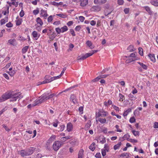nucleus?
<instances>
[{
  "instance_id": "62",
  "label": "nucleus",
  "mask_w": 158,
  "mask_h": 158,
  "mask_svg": "<svg viewBox=\"0 0 158 158\" xmlns=\"http://www.w3.org/2000/svg\"><path fill=\"white\" fill-rule=\"evenodd\" d=\"M60 24V21H58L54 22L53 24L55 25H58Z\"/></svg>"
},
{
  "instance_id": "26",
  "label": "nucleus",
  "mask_w": 158,
  "mask_h": 158,
  "mask_svg": "<svg viewBox=\"0 0 158 158\" xmlns=\"http://www.w3.org/2000/svg\"><path fill=\"white\" fill-rule=\"evenodd\" d=\"M52 80L51 78H50L49 79H46L42 82H41L40 83L41 84H45L47 83H48L51 82L52 81Z\"/></svg>"
},
{
  "instance_id": "43",
  "label": "nucleus",
  "mask_w": 158,
  "mask_h": 158,
  "mask_svg": "<svg viewBox=\"0 0 158 158\" xmlns=\"http://www.w3.org/2000/svg\"><path fill=\"white\" fill-rule=\"evenodd\" d=\"M121 156L123 157H125L126 158L128 157L129 156V153H124L121 154Z\"/></svg>"
},
{
  "instance_id": "51",
  "label": "nucleus",
  "mask_w": 158,
  "mask_h": 158,
  "mask_svg": "<svg viewBox=\"0 0 158 158\" xmlns=\"http://www.w3.org/2000/svg\"><path fill=\"white\" fill-rule=\"evenodd\" d=\"M53 19L52 16V15H50L48 18V21L49 22H51Z\"/></svg>"
},
{
  "instance_id": "18",
  "label": "nucleus",
  "mask_w": 158,
  "mask_h": 158,
  "mask_svg": "<svg viewBox=\"0 0 158 158\" xmlns=\"http://www.w3.org/2000/svg\"><path fill=\"white\" fill-rule=\"evenodd\" d=\"M91 121L90 120L88 121L87 123L85 124V130H88L90 127L91 126Z\"/></svg>"
},
{
  "instance_id": "19",
  "label": "nucleus",
  "mask_w": 158,
  "mask_h": 158,
  "mask_svg": "<svg viewBox=\"0 0 158 158\" xmlns=\"http://www.w3.org/2000/svg\"><path fill=\"white\" fill-rule=\"evenodd\" d=\"M8 22V17H6L4 19H2L1 20L0 24L1 25L4 24L6 22Z\"/></svg>"
},
{
  "instance_id": "54",
  "label": "nucleus",
  "mask_w": 158,
  "mask_h": 158,
  "mask_svg": "<svg viewBox=\"0 0 158 158\" xmlns=\"http://www.w3.org/2000/svg\"><path fill=\"white\" fill-rule=\"evenodd\" d=\"M112 106L113 107V108L116 111H119V108L118 107L114 105H112Z\"/></svg>"
},
{
  "instance_id": "24",
  "label": "nucleus",
  "mask_w": 158,
  "mask_h": 158,
  "mask_svg": "<svg viewBox=\"0 0 158 158\" xmlns=\"http://www.w3.org/2000/svg\"><path fill=\"white\" fill-rule=\"evenodd\" d=\"M29 46H25L22 49V52L23 54L25 53L27 51Z\"/></svg>"
},
{
  "instance_id": "53",
  "label": "nucleus",
  "mask_w": 158,
  "mask_h": 158,
  "mask_svg": "<svg viewBox=\"0 0 158 158\" xmlns=\"http://www.w3.org/2000/svg\"><path fill=\"white\" fill-rule=\"evenodd\" d=\"M124 2L123 0H118V3L119 5H122Z\"/></svg>"
},
{
  "instance_id": "8",
  "label": "nucleus",
  "mask_w": 158,
  "mask_h": 158,
  "mask_svg": "<svg viewBox=\"0 0 158 158\" xmlns=\"http://www.w3.org/2000/svg\"><path fill=\"white\" fill-rule=\"evenodd\" d=\"M70 101L74 104L77 103V100L76 96L74 94H71L70 97Z\"/></svg>"
},
{
  "instance_id": "34",
  "label": "nucleus",
  "mask_w": 158,
  "mask_h": 158,
  "mask_svg": "<svg viewBox=\"0 0 158 158\" xmlns=\"http://www.w3.org/2000/svg\"><path fill=\"white\" fill-rule=\"evenodd\" d=\"M86 58L85 55L82 56L81 57L79 58V56L77 57V60L78 62V61L80 60H84Z\"/></svg>"
},
{
  "instance_id": "30",
  "label": "nucleus",
  "mask_w": 158,
  "mask_h": 158,
  "mask_svg": "<svg viewBox=\"0 0 158 158\" xmlns=\"http://www.w3.org/2000/svg\"><path fill=\"white\" fill-rule=\"evenodd\" d=\"M56 15L61 17L63 18H65L67 17V15L63 14H56Z\"/></svg>"
},
{
  "instance_id": "63",
  "label": "nucleus",
  "mask_w": 158,
  "mask_h": 158,
  "mask_svg": "<svg viewBox=\"0 0 158 158\" xmlns=\"http://www.w3.org/2000/svg\"><path fill=\"white\" fill-rule=\"evenodd\" d=\"M81 29V27L80 26H77L75 28V30L76 31H79Z\"/></svg>"
},
{
  "instance_id": "64",
  "label": "nucleus",
  "mask_w": 158,
  "mask_h": 158,
  "mask_svg": "<svg viewBox=\"0 0 158 158\" xmlns=\"http://www.w3.org/2000/svg\"><path fill=\"white\" fill-rule=\"evenodd\" d=\"M153 127L155 128H158V123L155 122Z\"/></svg>"
},
{
  "instance_id": "37",
  "label": "nucleus",
  "mask_w": 158,
  "mask_h": 158,
  "mask_svg": "<svg viewBox=\"0 0 158 158\" xmlns=\"http://www.w3.org/2000/svg\"><path fill=\"white\" fill-rule=\"evenodd\" d=\"M7 73H8L12 77L15 73V70H13L11 71H8L7 72Z\"/></svg>"
},
{
  "instance_id": "60",
  "label": "nucleus",
  "mask_w": 158,
  "mask_h": 158,
  "mask_svg": "<svg viewBox=\"0 0 158 158\" xmlns=\"http://www.w3.org/2000/svg\"><path fill=\"white\" fill-rule=\"evenodd\" d=\"M95 157L97 158H101V154L100 153H97L95 155Z\"/></svg>"
},
{
  "instance_id": "39",
  "label": "nucleus",
  "mask_w": 158,
  "mask_h": 158,
  "mask_svg": "<svg viewBox=\"0 0 158 158\" xmlns=\"http://www.w3.org/2000/svg\"><path fill=\"white\" fill-rule=\"evenodd\" d=\"M139 54L141 56L143 55V50L141 48H138Z\"/></svg>"
},
{
  "instance_id": "3",
  "label": "nucleus",
  "mask_w": 158,
  "mask_h": 158,
  "mask_svg": "<svg viewBox=\"0 0 158 158\" xmlns=\"http://www.w3.org/2000/svg\"><path fill=\"white\" fill-rule=\"evenodd\" d=\"M107 113L104 111L103 110H99L98 113L96 112V118L99 117H105L107 116Z\"/></svg>"
},
{
  "instance_id": "32",
  "label": "nucleus",
  "mask_w": 158,
  "mask_h": 158,
  "mask_svg": "<svg viewBox=\"0 0 158 158\" xmlns=\"http://www.w3.org/2000/svg\"><path fill=\"white\" fill-rule=\"evenodd\" d=\"M109 146L107 144H106L104 145V148L103 149H105V151H106L107 152H108L109 150Z\"/></svg>"
},
{
  "instance_id": "28",
  "label": "nucleus",
  "mask_w": 158,
  "mask_h": 158,
  "mask_svg": "<svg viewBox=\"0 0 158 158\" xmlns=\"http://www.w3.org/2000/svg\"><path fill=\"white\" fill-rule=\"evenodd\" d=\"M98 121L102 123H107V122H106V120L105 118H100L98 119Z\"/></svg>"
},
{
  "instance_id": "46",
  "label": "nucleus",
  "mask_w": 158,
  "mask_h": 158,
  "mask_svg": "<svg viewBox=\"0 0 158 158\" xmlns=\"http://www.w3.org/2000/svg\"><path fill=\"white\" fill-rule=\"evenodd\" d=\"M2 126L5 129V130L7 131H10V130L6 126V125H4V124H3L2 125Z\"/></svg>"
},
{
  "instance_id": "33",
  "label": "nucleus",
  "mask_w": 158,
  "mask_h": 158,
  "mask_svg": "<svg viewBox=\"0 0 158 158\" xmlns=\"http://www.w3.org/2000/svg\"><path fill=\"white\" fill-rule=\"evenodd\" d=\"M83 151L81 150L79 151L78 154V158H82Z\"/></svg>"
},
{
  "instance_id": "61",
  "label": "nucleus",
  "mask_w": 158,
  "mask_h": 158,
  "mask_svg": "<svg viewBox=\"0 0 158 158\" xmlns=\"http://www.w3.org/2000/svg\"><path fill=\"white\" fill-rule=\"evenodd\" d=\"M56 31L58 34L60 33V32H61V29L59 28H56Z\"/></svg>"
},
{
  "instance_id": "56",
  "label": "nucleus",
  "mask_w": 158,
  "mask_h": 158,
  "mask_svg": "<svg viewBox=\"0 0 158 158\" xmlns=\"http://www.w3.org/2000/svg\"><path fill=\"white\" fill-rule=\"evenodd\" d=\"M24 12L23 11V10H21L20 11V13H19V15L20 16L22 17L24 16Z\"/></svg>"
},
{
  "instance_id": "4",
  "label": "nucleus",
  "mask_w": 158,
  "mask_h": 158,
  "mask_svg": "<svg viewBox=\"0 0 158 158\" xmlns=\"http://www.w3.org/2000/svg\"><path fill=\"white\" fill-rule=\"evenodd\" d=\"M61 142L59 141L55 142L53 145V149L55 151L58 150L61 146Z\"/></svg>"
},
{
  "instance_id": "12",
  "label": "nucleus",
  "mask_w": 158,
  "mask_h": 158,
  "mask_svg": "<svg viewBox=\"0 0 158 158\" xmlns=\"http://www.w3.org/2000/svg\"><path fill=\"white\" fill-rule=\"evenodd\" d=\"M73 125L70 123H69L67 124V130L68 132H70L72 131L73 129Z\"/></svg>"
},
{
  "instance_id": "17",
  "label": "nucleus",
  "mask_w": 158,
  "mask_h": 158,
  "mask_svg": "<svg viewBox=\"0 0 158 158\" xmlns=\"http://www.w3.org/2000/svg\"><path fill=\"white\" fill-rule=\"evenodd\" d=\"M87 46H89L90 49H93L94 48V46L92 45V43L91 41L89 40H88L86 41V43Z\"/></svg>"
},
{
  "instance_id": "5",
  "label": "nucleus",
  "mask_w": 158,
  "mask_h": 158,
  "mask_svg": "<svg viewBox=\"0 0 158 158\" xmlns=\"http://www.w3.org/2000/svg\"><path fill=\"white\" fill-rule=\"evenodd\" d=\"M44 101V99L42 96L41 98L36 100L34 102V103L32 104V106H34L39 104L42 103Z\"/></svg>"
},
{
  "instance_id": "59",
  "label": "nucleus",
  "mask_w": 158,
  "mask_h": 158,
  "mask_svg": "<svg viewBox=\"0 0 158 158\" xmlns=\"http://www.w3.org/2000/svg\"><path fill=\"white\" fill-rule=\"evenodd\" d=\"M70 32L73 36H75L76 35H75V33L73 29H70Z\"/></svg>"
},
{
  "instance_id": "13",
  "label": "nucleus",
  "mask_w": 158,
  "mask_h": 158,
  "mask_svg": "<svg viewBox=\"0 0 158 158\" xmlns=\"http://www.w3.org/2000/svg\"><path fill=\"white\" fill-rule=\"evenodd\" d=\"M8 43L10 44L15 46L16 44V40L15 39H10L8 40Z\"/></svg>"
},
{
  "instance_id": "45",
  "label": "nucleus",
  "mask_w": 158,
  "mask_h": 158,
  "mask_svg": "<svg viewBox=\"0 0 158 158\" xmlns=\"http://www.w3.org/2000/svg\"><path fill=\"white\" fill-rule=\"evenodd\" d=\"M129 121L131 123H133L135 121V119L134 117H131L129 120Z\"/></svg>"
},
{
  "instance_id": "14",
  "label": "nucleus",
  "mask_w": 158,
  "mask_h": 158,
  "mask_svg": "<svg viewBox=\"0 0 158 158\" xmlns=\"http://www.w3.org/2000/svg\"><path fill=\"white\" fill-rule=\"evenodd\" d=\"M80 4L81 6H85L88 3V0H80Z\"/></svg>"
},
{
  "instance_id": "23",
  "label": "nucleus",
  "mask_w": 158,
  "mask_h": 158,
  "mask_svg": "<svg viewBox=\"0 0 158 158\" xmlns=\"http://www.w3.org/2000/svg\"><path fill=\"white\" fill-rule=\"evenodd\" d=\"M131 108H129L128 110L125 111L123 114V115L124 116H127L128 113L130 112H131Z\"/></svg>"
},
{
  "instance_id": "27",
  "label": "nucleus",
  "mask_w": 158,
  "mask_h": 158,
  "mask_svg": "<svg viewBox=\"0 0 158 158\" xmlns=\"http://www.w3.org/2000/svg\"><path fill=\"white\" fill-rule=\"evenodd\" d=\"M41 15L43 17H46L48 15L46 10H41Z\"/></svg>"
},
{
  "instance_id": "29",
  "label": "nucleus",
  "mask_w": 158,
  "mask_h": 158,
  "mask_svg": "<svg viewBox=\"0 0 158 158\" xmlns=\"http://www.w3.org/2000/svg\"><path fill=\"white\" fill-rule=\"evenodd\" d=\"M138 63L140 64V65L143 68V69L145 70L147 69V66L146 65L144 64L143 63H141L140 62H138Z\"/></svg>"
},
{
  "instance_id": "21",
  "label": "nucleus",
  "mask_w": 158,
  "mask_h": 158,
  "mask_svg": "<svg viewBox=\"0 0 158 158\" xmlns=\"http://www.w3.org/2000/svg\"><path fill=\"white\" fill-rule=\"evenodd\" d=\"M95 143H93L89 146V148L92 151H93L95 149Z\"/></svg>"
},
{
  "instance_id": "6",
  "label": "nucleus",
  "mask_w": 158,
  "mask_h": 158,
  "mask_svg": "<svg viewBox=\"0 0 158 158\" xmlns=\"http://www.w3.org/2000/svg\"><path fill=\"white\" fill-rule=\"evenodd\" d=\"M55 95L56 94H53L49 95V93H48L43 94L42 96L43 97L44 101H45L51 98H52L53 96Z\"/></svg>"
},
{
  "instance_id": "49",
  "label": "nucleus",
  "mask_w": 158,
  "mask_h": 158,
  "mask_svg": "<svg viewBox=\"0 0 158 158\" xmlns=\"http://www.w3.org/2000/svg\"><path fill=\"white\" fill-rule=\"evenodd\" d=\"M6 26L7 27H12L13 26V24L11 23V22H9V23L6 24Z\"/></svg>"
},
{
  "instance_id": "9",
  "label": "nucleus",
  "mask_w": 158,
  "mask_h": 158,
  "mask_svg": "<svg viewBox=\"0 0 158 158\" xmlns=\"http://www.w3.org/2000/svg\"><path fill=\"white\" fill-rule=\"evenodd\" d=\"M9 5L11 6L12 5H13L15 7H17L18 5V2H17L15 0H11V2H7Z\"/></svg>"
},
{
  "instance_id": "16",
  "label": "nucleus",
  "mask_w": 158,
  "mask_h": 158,
  "mask_svg": "<svg viewBox=\"0 0 158 158\" xmlns=\"http://www.w3.org/2000/svg\"><path fill=\"white\" fill-rule=\"evenodd\" d=\"M19 152L22 156L24 157L26 156H28L26 150L25 151L24 150H22L20 151Z\"/></svg>"
},
{
  "instance_id": "1",
  "label": "nucleus",
  "mask_w": 158,
  "mask_h": 158,
  "mask_svg": "<svg viewBox=\"0 0 158 158\" xmlns=\"http://www.w3.org/2000/svg\"><path fill=\"white\" fill-rule=\"evenodd\" d=\"M14 94V93H13L12 92H10L2 95L0 98V102L4 101L12 97V96Z\"/></svg>"
},
{
  "instance_id": "52",
  "label": "nucleus",
  "mask_w": 158,
  "mask_h": 158,
  "mask_svg": "<svg viewBox=\"0 0 158 158\" xmlns=\"http://www.w3.org/2000/svg\"><path fill=\"white\" fill-rule=\"evenodd\" d=\"M79 19L81 22H83L85 20V18L82 16H80L79 17Z\"/></svg>"
},
{
  "instance_id": "55",
  "label": "nucleus",
  "mask_w": 158,
  "mask_h": 158,
  "mask_svg": "<svg viewBox=\"0 0 158 158\" xmlns=\"http://www.w3.org/2000/svg\"><path fill=\"white\" fill-rule=\"evenodd\" d=\"M56 123H53V126L55 127H56L57 126L59 123V121L58 120H56Z\"/></svg>"
},
{
  "instance_id": "10",
  "label": "nucleus",
  "mask_w": 158,
  "mask_h": 158,
  "mask_svg": "<svg viewBox=\"0 0 158 158\" xmlns=\"http://www.w3.org/2000/svg\"><path fill=\"white\" fill-rule=\"evenodd\" d=\"M36 22L37 23V26L39 27H40L41 26H42L43 24V23L41 20V19L39 17H38L36 19Z\"/></svg>"
},
{
  "instance_id": "31",
  "label": "nucleus",
  "mask_w": 158,
  "mask_h": 158,
  "mask_svg": "<svg viewBox=\"0 0 158 158\" xmlns=\"http://www.w3.org/2000/svg\"><path fill=\"white\" fill-rule=\"evenodd\" d=\"M61 32H64L67 31L68 30V28L66 26H64L63 27L60 28Z\"/></svg>"
},
{
  "instance_id": "50",
  "label": "nucleus",
  "mask_w": 158,
  "mask_h": 158,
  "mask_svg": "<svg viewBox=\"0 0 158 158\" xmlns=\"http://www.w3.org/2000/svg\"><path fill=\"white\" fill-rule=\"evenodd\" d=\"M56 137V136L55 135H52L51 136V137L49 138V140L52 141L55 139Z\"/></svg>"
},
{
  "instance_id": "2",
  "label": "nucleus",
  "mask_w": 158,
  "mask_h": 158,
  "mask_svg": "<svg viewBox=\"0 0 158 158\" xmlns=\"http://www.w3.org/2000/svg\"><path fill=\"white\" fill-rule=\"evenodd\" d=\"M12 99L10 100V102H13L16 101L17 99L19 100L22 98V96L21 95L20 92H18L17 93H15L13 94L12 97Z\"/></svg>"
},
{
  "instance_id": "42",
  "label": "nucleus",
  "mask_w": 158,
  "mask_h": 158,
  "mask_svg": "<svg viewBox=\"0 0 158 158\" xmlns=\"http://www.w3.org/2000/svg\"><path fill=\"white\" fill-rule=\"evenodd\" d=\"M110 69V67L109 68H106L105 69H103V71L100 73L103 74V73H106V71L109 70Z\"/></svg>"
},
{
  "instance_id": "25",
  "label": "nucleus",
  "mask_w": 158,
  "mask_h": 158,
  "mask_svg": "<svg viewBox=\"0 0 158 158\" xmlns=\"http://www.w3.org/2000/svg\"><path fill=\"white\" fill-rule=\"evenodd\" d=\"M121 145V142L118 143L117 144L115 145L114 147V148L115 150L118 149Z\"/></svg>"
},
{
  "instance_id": "15",
  "label": "nucleus",
  "mask_w": 158,
  "mask_h": 158,
  "mask_svg": "<svg viewBox=\"0 0 158 158\" xmlns=\"http://www.w3.org/2000/svg\"><path fill=\"white\" fill-rule=\"evenodd\" d=\"M32 35L35 40H37L40 36V34H38L36 31H33L32 33Z\"/></svg>"
},
{
  "instance_id": "58",
  "label": "nucleus",
  "mask_w": 158,
  "mask_h": 158,
  "mask_svg": "<svg viewBox=\"0 0 158 158\" xmlns=\"http://www.w3.org/2000/svg\"><path fill=\"white\" fill-rule=\"evenodd\" d=\"M109 75V74H105V75H103L101 76H100L101 77V78H105L106 77H108Z\"/></svg>"
},
{
  "instance_id": "38",
  "label": "nucleus",
  "mask_w": 158,
  "mask_h": 158,
  "mask_svg": "<svg viewBox=\"0 0 158 158\" xmlns=\"http://www.w3.org/2000/svg\"><path fill=\"white\" fill-rule=\"evenodd\" d=\"M61 76H62L61 75H59V76H57L52 77L51 78V79L52 80V81L53 80H55L59 78H60L61 77Z\"/></svg>"
},
{
  "instance_id": "7",
  "label": "nucleus",
  "mask_w": 158,
  "mask_h": 158,
  "mask_svg": "<svg viewBox=\"0 0 158 158\" xmlns=\"http://www.w3.org/2000/svg\"><path fill=\"white\" fill-rule=\"evenodd\" d=\"M35 148L34 147H30L26 150L28 156L31 155L34 152Z\"/></svg>"
},
{
  "instance_id": "48",
  "label": "nucleus",
  "mask_w": 158,
  "mask_h": 158,
  "mask_svg": "<svg viewBox=\"0 0 158 158\" xmlns=\"http://www.w3.org/2000/svg\"><path fill=\"white\" fill-rule=\"evenodd\" d=\"M123 136L125 139H127V140L129 139V138L130 137V135L128 134L125 135Z\"/></svg>"
},
{
  "instance_id": "44",
  "label": "nucleus",
  "mask_w": 158,
  "mask_h": 158,
  "mask_svg": "<svg viewBox=\"0 0 158 158\" xmlns=\"http://www.w3.org/2000/svg\"><path fill=\"white\" fill-rule=\"evenodd\" d=\"M101 79V77L100 76H98L96 78L92 80V81L93 82H95L96 81H98L99 79Z\"/></svg>"
},
{
  "instance_id": "35",
  "label": "nucleus",
  "mask_w": 158,
  "mask_h": 158,
  "mask_svg": "<svg viewBox=\"0 0 158 158\" xmlns=\"http://www.w3.org/2000/svg\"><path fill=\"white\" fill-rule=\"evenodd\" d=\"M132 132L133 134L135 136L139 135V131H136L135 130H133L132 131Z\"/></svg>"
},
{
  "instance_id": "36",
  "label": "nucleus",
  "mask_w": 158,
  "mask_h": 158,
  "mask_svg": "<svg viewBox=\"0 0 158 158\" xmlns=\"http://www.w3.org/2000/svg\"><path fill=\"white\" fill-rule=\"evenodd\" d=\"M127 49L129 50L130 52H132L134 51L133 49V46L130 45L127 48Z\"/></svg>"
},
{
  "instance_id": "20",
  "label": "nucleus",
  "mask_w": 158,
  "mask_h": 158,
  "mask_svg": "<svg viewBox=\"0 0 158 158\" xmlns=\"http://www.w3.org/2000/svg\"><path fill=\"white\" fill-rule=\"evenodd\" d=\"M151 60L153 62H155L156 59L155 57V56L154 54H149L148 56Z\"/></svg>"
},
{
  "instance_id": "41",
  "label": "nucleus",
  "mask_w": 158,
  "mask_h": 158,
  "mask_svg": "<svg viewBox=\"0 0 158 158\" xmlns=\"http://www.w3.org/2000/svg\"><path fill=\"white\" fill-rule=\"evenodd\" d=\"M128 141L132 143H136L138 142L137 140L132 139H129L128 140Z\"/></svg>"
},
{
  "instance_id": "22",
  "label": "nucleus",
  "mask_w": 158,
  "mask_h": 158,
  "mask_svg": "<svg viewBox=\"0 0 158 158\" xmlns=\"http://www.w3.org/2000/svg\"><path fill=\"white\" fill-rule=\"evenodd\" d=\"M151 4L155 6H158V0H152L151 2Z\"/></svg>"
},
{
  "instance_id": "40",
  "label": "nucleus",
  "mask_w": 158,
  "mask_h": 158,
  "mask_svg": "<svg viewBox=\"0 0 158 158\" xmlns=\"http://www.w3.org/2000/svg\"><path fill=\"white\" fill-rule=\"evenodd\" d=\"M22 19H19L17 20L16 22V25L19 26V25H20L21 24L22 22Z\"/></svg>"
},
{
  "instance_id": "11",
  "label": "nucleus",
  "mask_w": 158,
  "mask_h": 158,
  "mask_svg": "<svg viewBox=\"0 0 158 158\" xmlns=\"http://www.w3.org/2000/svg\"><path fill=\"white\" fill-rule=\"evenodd\" d=\"M106 0H94V2L96 4H101L105 3Z\"/></svg>"
},
{
  "instance_id": "57",
  "label": "nucleus",
  "mask_w": 158,
  "mask_h": 158,
  "mask_svg": "<svg viewBox=\"0 0 158 158\" xmlns=\"http://www.w3.org/2000/svg\"><path fill=\"white\" fill-rule=\"evenodd\" d=\"M92 55V53H91V52L89 53H87L85 54V55L86 58L91 56Z\"/></svg>"
},
{
  "instance_id": "47",
  "label": "nucleus",
  "mask_w": 158,
  "mask_h": 158,
  "mask_svg": "<svg viewBox=\"0 0 158 158\" xmlns=\"http://www.w3.org/2000/svg\"><path fill=\"white\" fill-rule=\"evenodd\" d=\"M106 151L105 150V149H102V156H105L106 155Z\"/></svg>"
}]
</instances>
